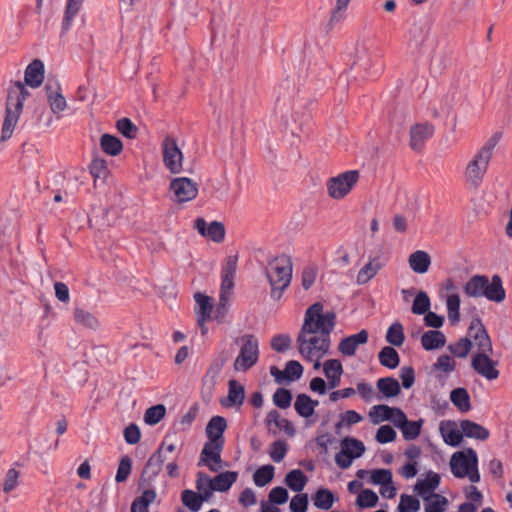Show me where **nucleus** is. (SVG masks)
I'll return each mask as SVG.
<instances>
[{
  "mask_svg": "<svg viewBox=\"0 0 512 512\" xmlns=\"http://www.w3.org/2000/svg\"><path fill=\"white\" fill-rule=\"evenodd\" d=\"M265 275L271 286V298L279 300L292 279L291 258L285 254L272 257L267 262Z\"/></svg>",
  "mask_w": 512,
  "mask_h": 512,
  "instance_id": "obj_1",
  "label": "nucleus"
},
{
  "mask_svg": "<svg viewBox=\"0 0 512 512\" xmlns=\"http://www.w3.org/2000/svg\"><path fill=\"white\" fill-rule=\"evenodd\" d=\"M29 95L25 85L16 81L9 89L6 100V116L2 126L1 141H6L12 136L23 109V103Z\"/></svg>",
  "mask_w": 512,
  "mask_h": 512,
  "instance_id": "obj_2",
  "label": "nucleus"
},
{
  "mask_svg": "<svg viewBox=\"0 0 512 512\" xmlns=\"http://www.w3.org/2000/svg\"><path fill=\"white\" fill-rule=\"evenodd\" d=\"M498 142L496 136L489 138L465 169V179L473 187L478 188L487 172L493 150Z\"/></svg>",
  "mask_w": 512,
  "mask_h": 512,
  "instance_id": "obj_3",
  "label": "nucleus"
},
{
  "mask_svg": "<svg viewBox=\"0 0 512 512\" xmlns=\"http://www.w3.org/2000/svg\"><path fill=\"white\" fill-rule=\"evenodd\" d=\"M336 325V315L332 311L323 313V305L316 302L305 312L301 327L303 333H319L330 335Z\"/></svg>",
  "mask_w": 512,
  "mask_h": 512,
  "instance_id": "obj_4",
  "label": "nucleus"
},
{
  "mask_svg": "<svg viewBox=\"0 0 512 512\" xmlns=\"http://www.w3.org/2000/svg\"><path fill=\"white\" fill-rule=\"evenodd\" d=\"M450 468L456 478L462 479L468 477L472 483L480 481L478 456L472 448L455 452L450 459Z\"/></svg>",
  "mask_w": 512,
  "mask_h": 512,
  "instance_id": "obj_5",
  "label": "nucleus"
},
{
  "mask_svg": "<svg viewBox=\"0 0 512 512\" xmlns=\"http://www.w3.org/2000/svg\"><path fill=\"white\" fill-rule=\"evenodd\" d=\"M299 353L306 359L311 360L315 354L318 358L323 357L330 348V335L319 333L300 332L297 337Z\"/></svg>",
  "mask_w": 512,
  "mask_h": 512,
  "instance_id": "obj_6",
  "label": "nucleus"
},
{
  "mask_svg": "<svg viewBox=\"0 0 512 512\" xmlns=\"http://www.w3.org/2000/svg\"><path fill=\"white\" fill-rule=\"evenodd\" d=\"M360 179L358 170H348L331 177L326 182L327 194L334 200L345 198L356 186Z\"/></svg>",
  "mask_w": 512,
  "mask_h": 512,
  "instance_id": "obj_7",
  "label": "nucleus"
},
{
  "mask_svg": "<svg viewBox=\"0 0 512 512\" xmlns=\"http://www.w3.org/2000/svg\"><path fill=\"white\" fill-rule=\"evenodd\" d=\"M243 343L239 355L234 361L236 371L245 372L253 367L259 358V343L254 335H244L240 339Z\"/></svg>",
  "mask_w": 512,
  "mask_h": 512,
  "instance_id": "obj_8",
  "label": "nucleus"
},
{
  "mask_svg": "<svg viewBox=\"0 0 512 512\" xmlns=\"http://www.w3.org/2000/svg\"><path fill=\"white\" fill-rule=\"evenodd\" d=\"M173 194L172 200L176 203L192 201L198 194V184L188 177L173 178L169 185Z\"/></svg>",
  "mask_w": 512,
  "mask_h": 512,
  "instance_id": "obj_9",
  "label": "nucleus"
},
{
  "mask_svg": "<svg viewBox=\"0 0 512 512\" xmlns=\"http://www.w3.org/2000/svg\"><path fill=\"white\" fill-rule=\"evenodd\" d=\"M365 451L363 442L352 437H345L341 441V451L335 455L336 464L347 469L355 458L360 457Z\"/></svg>",
  "mask_w": 512,
  "mask_h": 512,
  "instance_id": "obj_10",
  "label": "nucleus"
},
{
  "mask_svg": "<svg viewBox=\"0 0 512 512\" xmlns=\"http://www.w3.org/2000/svg\"><path fill=\"white\" fill-rule=\"evenodd\" d=\"M166 441H163L155 453H153L148 459L142 474L139 479V487H148L159 475L162 470V465L166 459L164 456V446Z\"/></svg>",
  "mask_w": 512,
  "mask_h": 512,
  "instance_id": "obj_11",
  "label": "nucleus"
},
{
  "mask_svg": "<svg viewBox=\"0 0 512 512\" xmlns=\"http://www.w3.org/2000/svg\"><path fill=\"white\" fill-rule=\"evenodd\" d=\"M162 154L164 165L172 174H178L182 171L183 154L175 138L167 136L163 140Z\"/></svg>",
  "mask_w": 512,
  "mask_h": 512,
  "instance_id": "obj_12",
  "label": "nucleus"
},
{
  "mask_svg": "<svg viewBox=\"0 0 512 512\" xmlns=\"http://www.w3.org/2000/svg\"><path fill=\"white\" fill-rule=\"evenodd\" d=\"M434 125L429 122L417 123L410 128V148L421 153L426 142L434 135Z\"/></svg>",
  "mask_w": 512,
  "mask_h": 512,
  "instance_id": "obj_13",
  "label": "nucleus"
},
{
  "mask_svg": "<svg viewBox=\"0 0 512 512\" xmlns=\"http://www.w3.org/2000/svg\"><path fill=\"white\" fill-rule=\"evenodd\" d=\"M489 352L477 353L471 362L472 368L487 380H495L499 377L496 369L497 362L489 357Z\"/></svg>",
  "mask_w": 512,
  "mask_h": 512,
  "instance_id": "obj_14",
  "label": "nucleus"
},
{
  "mask_svg": "<svg viewBox=\"0 0 512 512\" xmlns=\"http://www.w3.org/2000/svg\"><path fill=\"white\" fill-rule=\"evenodd\" d=\"M194 227L203 237L209 238L216 243H221L225 239L226 231L222 222L212 221L210 224H207L203 218L199 217L195 220Z\"/></svg>",
  "mask_w": 512,
  "mask_h": 512,
  "instance_id": "obj_15",
  "label": "nucleus"
},
{
  "mask_svg": "<svg viewBox=\"0 0 512 512\" xmlns=\"http://www.w3.org/2000/svg\"><path fill=\"white\" fill-rule=\"evenodd\" d=\"M18 223L8 218L0 220V249L10 250V247L17 242Z\"/></svg>",
  "mask_w": 512,
  "mask_h": 512,
  "instance_id": "obj_16",
  "label": "nucleus"
},
{
  "mask_svg": "<svg viewBox=\"0 0 512 512\" xmlns=\"http://www.w3.org/2000/svg\"><path fill=\"white\" fill-rule=\"evenodd\" d=\"M430 30V21L426 19L414 21L409 30V45L416 49L421 47L427 40Z\"/></svg>",
  "mask_w": 512,
  "mask_h": 512,
  "instance_id": "obj_17",
  "label": "nucleus"
},
{
  "mask_svg": "<svg viewBox=\"0 0 512 512\" xmlns=\"http://www.w3.org/2000/svg\"><path fill=\"white\" fill-rule=\"evenodd\" d=\"M229 355L222 351L217 358L211 363L205 376L202 379L203 389H206L209 393L213 390L216 384V378L220 374L224 364L228 361Z\"/></svg>",
  "mask_w": 512,
  "mask_h": 512,
  "instance_id": "obj_18",
  "label": "nucleus"
},
{
  "mask_svg": "<svg viewBox=\"0 0 512 512\" xmlns=\"http://www.w3.org/2000/svg\"><path fill=\"white\" fill-rule=\"evenodd\" d=\"M224 447V442L212 441L209 440L204 444V447L201 452V460L205 463V465L209 468V470L216 472L218 470L213 464L209 463L208 460H211L214 463L221 462V452Z\"/></svg>",
  "mask_w": 512,
  "mask_h": 512,
  "instance_id": "obj_19",
  "label": "nucleus"
},
{
  "mask_svg": "<svg viewBox=\"0 0 512 512\" xmlns=\"http://www.w3.org/2000/svg\"><path fill=\"white\" fill-rule=\"evenodd\" d=\"M470 330L471 331L478 330V332H479V334H473V339L475 340L476 345L480 351L479 353H484V352L492 353L493 347H492L491 339L488 335V332H487L485 326L483 325V323L479 317H475L472 319V321L470 323Z\"/></svg>",
  "mask_w": 512,
  "mask_h": 512,
  "instance_id": "obj_20",
  "label": "nucleus"
},
{
  "mask_svg": "<svg viewBox=\"0 0 512 512\" xmlns=\"http://www.w3.org/2000/svg\"><path fill=\"white\" fill-rule=\"evenodd\" d=\"M484 297L492 302L501 303L506 298V291L503 287L502 278L495 274L491 280L487 276V283L484 288Z\"/></svg>",
  "mask_w": 512,
  "mask_h": 512,
  "instance_id": "obj_21",
  "label": "nucleus"
},
{
  "mask_svg": "<svg viewBox=\"0 0 512 512\" xmlns=\"http://www.w3.org/2000/svg\"><path fill=\"white\" fill-rule=\"evenodd\" d=\"M367 340L368 332L366 330H361L356 334L343 338L338 345V350L344 356H353L357 347L361 344H365Z\"/></svg>",
  "mask_w": 512,
  "mask_h": 512,
  "instance_id": "obj_22",
  "label": "nucleus"
},
{
  "mask_svg": "<svg viewBox=\"0 0 512 512\" xmlns=\"http://www.w3.org/2000/svg\"><path fill=\"white\" fill-rule=\"evenodd\" d=\"M440 484V476L435 472H428L426 479L418 480L414 486V491L420 495L425 501H428L432 494Z\"/></svg>",
  "mask_w": 512,
  "mask_h": 512,
  "instance_id": "obj_23",
  "label": "nucleus"
},
{
  "mask_svg": "<svg viewBox=\"0 0 512 512\" xmlns=\"http://www.w3.org/2000/svg\"><path fill=\"white\" fill-rule=\"evenodd\" d=\"M245 399V388L236 380H230L228 383V396L221 401L224 407H240Z\"/></svg>",
  "mask_w": 512,
  "mask_h": 512,
  "instance_id": "obj_24",
  "label": "nucleus"
},
{
  "mask_svg": "<svg viewBox=\"0 0 512 512\" xmlns=\"http://www.w3.org/2000/svg\"><path fill=\"white\" fill-rule=\"evenodd\" d=\"M238 473L234 471H225L216 475L213 479L205 477L206 483H211V489L218 492H226L236 482Z\"/></svg>",
  "mask_w": 512,
  "mask_h": 512,
  "instance_id": "obj_25",
  "label": "nucleus"
},
{
  "mask_svg": "<svg viewBox=\"0 0 512 512\" xmlns=\"http://www.w3.org/2000/svg\"><path fill=\"white\" fill-rule=\"evenodd\" d=\"M25 83L32 87H39L44 79V64L41 60H33L25 70Z\"/></svg>",
  "mask_w": 512,
  "mask_h": 512,
  "instance_id": "obj_26",
  "label": "nucleus"
},
{
  "mask_svg": "<svg viewBox=\"0 0 512 512\" xmlns=\"http://www.w3.org/2000/svg\"><path fill=\"white\" fill-rule=\"evenodd\" d=\"M440 433L447 445L452 447L458 446L463 439V431L456 427L453 421H443L440 424Z\"/></svg>",
  "mask_w": 512,
  "mask_h": 512,
  "instance_id": "obj_27",
  "label": "nucleus"
},
{
  "mask_svg": "<svg viewBox=\"0 0 512 512\" xmlns=\"http://www.w3.org/2000/svg\"><path fill=\"white\" fill-rule=\"evenodd\" d=\"M227 428V421L222 416H213L207 423L205 432L209 440L224 442V432Z\"/></svg>",
  "mask_w": 512,
  "mask_h": 512,
  "instance_id": "obj_28",
  "label": "nucleus"
},
{
  "mask_svg": "<svg viewBox=\"0 0 512 512\" xmlns=\"http://www.w3.org/2000/svg\"><path fill=\"white\" fill-rule=\"evenodd\" d=\"M410 269L417 274L426 273L431 265V256L423 250H417L408 257Z\"/></svg>",
  "mask_w": 512,
  "mask_h": 512,
  "instance_id": "obj_29",
  "label": "nucleus"
},
{
  "mask_svg": "<svg viewBox=\"0 0 512 512\" xmlns=\"http://www.w3.org/2000/svg\"><path fill=\"white\" fill-rule=\"evenodd\" d=\"M446 336L439 330H429L422 334L421 345L424 350L432 351L445 346Z\"/></svg>",
  "mask_w": 512,
  "mask_h": 512,
  "instance_id": "obj_30",
  "label": "nucleus"
},
{
  "mask_svg": "<svg viewBox=\"0 0 512 512\" xmlns=\"http://www.w3.org/2000/svg\"><path fill=\"white\" fill-rule=\"evenodd\" d=\"M460 428L463 431V436L468 438L484 441L490 436V432L487 428L471 420H462L460 422Z\"/></svg>",
  "mask_w": 512,
  "mask_h": 512,
  "instance_id": "obj_31",
  "label": "nucleus"
},
{
  "mask_svg": "<svg viewBox=\"0 0 512 512\" xmlns=\"http://www.w3.org/2000/svg\"><path fill=\"white\" fill-rule=\"evenodd\" d=\"M319 405L318 400H313L308 395L301 393L298 394L294 403V408L299 416L303 418H309L311 417L314 412L315 408Z\"/></svg>",
  "mask_w": 512,
  "mask_h": 512,
  "instance_id": "obj_32",
  "label": "nucleus"
},
{
  "mask_svg": "<svg viewBox=\"0 0 512 512\" xmlns=\"http://www.w3.org/2000/svg\"><path fill=\"white\" fill-rule=\"evenodd\" d=\"M487 283L486 275H474L464 285V293L468 297H484V288Z\"/></svg>",
  "mask_w": 512,
  "mask_h": 512,
  "instance_id": "obj_33",
  "label": "nucleus"
},
{
  "mask_svg": "<svg viewBox=\"0 0 512 512\" xmlns=\"http://www.w3.org/2000/svg\"><path fill=\"white\" fill-rule=\"evenodd\" d=\"M73 317L75 322L78 325L83 326L84 328L90 330H97L100 326V322L97 319V317L88 310H85L84 308H75L73 312Z\"/></svg>",
  "mask_w": 512,
  "mask_h": 512,
  "instance_id": "obj_34",
  "label": "nucleus"
},
{
  "mask_svg": "<svg viewBox=\"0 0 512 512\" xmlns=\"http://www.w3.org/2000/svg\"><path fill=\"white\" fill-rule=\"evenodd\" d=\"M100 147L102 151L110 156H117L122 152V141L111 134H103L100 138Z\"/></svg>",
  "mask_w": 512,
  "mask_h": 512,
  "instance_id": "obj_35",
  "label": "nucleus"
},
{
  "mask_svg": "<svg viewBox=\"0 0 512 512\" xmlns=\"http://www.w3.org/2000/svg\"><path fill=\"white\" fill-rule=\"evenodd\" d=\"M156 492L153 489H146L142 495L136 497L132 504L130 512H149V505L154 502Z\"/></svg>",
  "mask_w": 512,
  "mask_h": 512,
  "instance_id": "obj_36",
  "label": "nucleus"
},
{
  "mask_svg": "<svg viewBox=\"0 0 512 512\" xmlns=\"http://www.w3.org/2000/svg\"><path fill=\"white\" fill-rule=\"evenodd\" d=\"M450 400L461 412H468L471 409L470 396L465 388H456L450 393Z\"/></svg>",
  "mask_w": 512,
  "mask_h": 512,
  "instance_id": "obj_37",
  "label": "nucleus"
},
{
  "mask_svg": "<svg viewBox=\"0 0 512 512\" xmlns=\"http://www.w3.org/2000/svg\"><path fill=\"white\" fill-rule=\"evenodd\" d=\"M83 1L84 0H67L65 14H64L63 22H62V27H61L62 35L67 33L68 30L70 29L73 18L79 12Z\"/></svg>",
  "mask_w": 512,
  "mask_h": 512,
  "instance_id": "obj_38",
  "label": "nucleus"
},
{
  "mask_svg": "<svg viewBox=\"0 0 512 512\" xmlns=\"http://www.w3.org/2000/svg\"><path fill=\"white\" fill-rule=\"evenodd\" d=\"M382 267L380 256L372 258L358 273L357 282L359 284L367 283Z\"/></svg>",
  "mask_w": 512,
  "mask_h": 512,
  "instance_id": "obj_39",
  "label": "nucleus"
},
{
  "mask_svg": "<svg viewBox=\"0 0 512 512\" xmlns=\"http://www.w3.org/2000/svg\"><path fill=\"white\" fill-rule=\"evenodd\" d=\"M271 423H274L277 428L284 430V432L289 436H293L295 434V429L292 423L288 419L282 418L277 410H272L267 414V426H270Z\"/></svg>",
  "mask_w": 512,
  "mask_h": 512,
  "instance_id": "obj_40",
  "label": "nucleus"
},
{
  "mask_svg": "<svg viewBox=\"0 0 512 512\" xmlns=\"http://www.w3.org/2000/svg\"><path fill=\"white\" fill-rule=\"evenodd\" d=\"M307 481L308 478L300 469L291 470L285 477L286 485L295 492H301Z\"/></svg>",
  "mask_w": 512,
  "mask_h": 512,
  "instance_id": "obj_41",
  "label": "nucleus"
},
{
  "mask_svg": "<svg viewBox=\"0 0 512 512\" xmlns=\"http://www.w3.org/2000/svg\"><path fill=\"white\" fill-rule=\"evenodd\" d=\"M404 341L405 334L403 325L399 321L392 323L386 331V342H389L393 346L400 347L403 345Z\"/></svg>",
  "mask_w": 512,
  "mask_h": 512,
  "instance_id": "obj_42",
  "label": "nucleus"
},
{
  "mask_svg": "<svg viewBox=\"0 0 512 512\" xmlns=\"http://www.w3.org/2000/svg\"><path fill=\"white\" fill-rule=\"evenodd\" d=\"M90 174L94 178V185L98 181L104 182L109 174L107 163L104 159L94 158L89 166Z\"/></svg>",
  "mask_w": 512,
  "mask_h": 512,
  "instance_id": "obj_43",
  "label": "nucleus"
},
{
  "mask_svg": "<svg viewBox=\"0 0 512 512\" xmlns=\"http://www.w3.org/2000/svg\"><path fill=\"white\" fill-rule=\"evenodd\" d=\"M334 494L327 488H320L313 497L315 507L322 510H329L334 503Z\"/></svg>",
  "mask_w": 512,
  "mask_h": 512,
  "instance_id": "obj_44",
  "label": "nucleus"
},
{
  "mask_svg": "<svg viewBox=\"0 0 512 512\" xmlns=\"http://www.w3.org/2000/svg\"><path fill=\"white\" fill-rule=\"evenodd\" d=\"M448 319L451 325H456L460 321V297L456 293L448 295L446 299Z\"/></svg>",
  "mask_w": 512,
  "mask_h": 512,
  "instance_id": "obj_45",
  "label": "nucleus"
},
{
  "mask_svg": "<svg viewBox=\"0 0 512 512\" xmlns=\"http://www.w3.org/2000/svg\"><path fill=\"white\" fill-rule=\"evenodd\" d=\"M275 468L274 466L268 464L261 466L256 470L253 475V481L256 486L264 487L268 483H270L274 478Z\"/></svg>",
  "mask_w": 512,
  "mask_h": 512,
  "instance_id": "obj_46",
  "label": "nucleus"
},
{
  "mask_svg": "<svg viewBox=\"0 0 512 512\" xmlns=\"http://www.w3.org/2000/svg\"><path fill=\"white\" fill-rule=\"evenodd\" d=\"M451 64V56L447 51H441L433 55L431 59L430 69L436 74L442 72Z\"/></svg>",
  "mask_w": 512,
  "mask_h": 512,
  "instance_id": "obj_47",
  "label": "nucleus"
},
{
  "mask_svg": "<svg viewBox=\"0 0 512 512\" xmlns=\"http://www.w3.org/2000/svg\"><path fill=\"white\" fill-rule=\"evenodd\" d=\"M431 301L425 291H419L414 298L411 311L417 315H423L430 310Z\"/></svg>",
  "mask_w": 512,
  "mask_h": 512,
  "instance_id": "obj_48",
  "label": "nucleus"
},
{
  "mask_svg": "<svg viewBox=\"0 0 512 512\" xmlns=\"http://www.w3.org/2000/svg\"><path fill=\"white\" fill-rule=\"evenodd\" d=\"M350 1L351 0H336V6L332 10L330 19L327 24L329 29H332L335 25L344 19Z\"/></svg>",
  "mask_w": 512,
  "mask_h": 512,
  "instance_id": "obj_49",
  "label": "nucleus"
},
{
  "mask_svg": "<svg viewBox=\"0 0 512 512\" xmlns=\"http://www.w3.org/2000/svg\"><path fill=\"white\" fill-rule=\"evenodd\" d=\"M194 299L199 307L196 311L197 317H211V313L213 310V305L211 303V298L201 292H197L194 295Z\"/></svg>",
  "mask_w": 512,
  "mask_h": 512,
  "instance_id": "obj_50",
  "label": "nucleus"
},
{
  "mask_svg": "<svg viewBox=\"0 0 512 512\" xmlns=\"http://www.w3.org/2000/svg\"><path fill=\"white\" fill-rule=\"evenodd\" d=\"M422 425V419H419L418 421H409L406 419V423H404L399 430L402 432L403 438L410 441L416 439L420 435Z\"/></svg>",
  "mask_w": 512,
  "mask_h": 512,
  "instance_id": "obj_51",
  "label": "nucleus"
},
{
  "mask_svg": "<svg viewBox=\"0 0 512 512\" xmlns=\"http://www.w3.org/2000/svg\"><path fill=\"white\" fill-rule=\"evenodd\" d=\"M166 414V408L162 404H158L148 408L144 414V421L148 425H156Z\"/></svg>",
  "mask_w": 512,
  "mask_h": 512,
  "instance_id": "obj_52",
  "label": "nucleus"
},
{
  "mask_svg": "<svg viewBox=\"0 0 512 512\" xmlns=\"http://www.w3.org/2000/svg\"><path fill=\"white\" fill-rule=\"evenodd\" d=\"M181 500L183 504L188 507L192 512H197L202 506V499L198 493L193 490L186 489L181 493Z\"/></svg>",
  "mask_w": 512,
  "mask_h": 512,
  "instance_id": "obj_53",
  "label": "nucleus"
},
{
  "mask_svg": "<svg viewBox=\"0 0 512 512\" xmlns=\"http://www.w3.org/2000/svg\"><path fill=\"white\" fill-rule=\"evenodd\" d=\"M472 348V342L469 338L464 337L459 341L448 346L449 351L459 358H465Z\"/></svg>",
  "mask_w": 512,
  "mask_h": 512,
  "instance_id": "obj_54",
  "label": "nucleus"
},
{
  "mask_svg": "<svg viewBox=\"0 0 512 512\" xmlns=\"http://www.w3.org/2000/svg\"><path fill=\"white\" fill-rule=\"evenodd\" d=\"M116 128L128 139H135L137 137L138 128L129 118L119 119L116 123Z\"/></svg>",
  "mask_w": 512,
  "mask_h": 512,
  "instance_id": "obj_55",
  "label": "nucleus"
},
{
  "mask_svg": "<svg viewBox=\"0 0 512 512\" xmlns=\"http://www.w3.org/2000/svg\"><path fill=\"white\" fill-rule=\"evenodd\" d=\"M405 413L397 407H389L386 405V421L393 423L395 427L400 429L406 423Z\"/></svg>",
  "mask_w": 512,
  "mask_h": 512,
  "instance_id": "obj_56",
  "label": "nucleus"
},
{
  "mask_svg": "<svg viewBox=\"0 0 512 512\" xmlns=\"http://www.w3.org/2000/svg\"><path fill=\"white\" fill-rule=\"evenodd\" d=\"M132 470V460L129 456H123L120 459L115 480L118 483L125 482Z\"/></svg>",
  "mask_w": 512,
  "mask_h": 512,
  "instance_id": "obj_57",
  "label": "nucleus"
},
{
  "mask_svg": "<svg viewBox=\"0 0 512 512\" xmlns=\"http://www.w3.org/2000/svg\"><path fill=\"white\" fill-rule=\"evenodd\" d=\"M420 509L419 500L411 495L402 494L398 505L399 512H417Z\"/></svg>",
  "mask_w": 512,
  "mask_h": 512,
  "instance_id": "obj_58",
  "label": "nucleus"
},
{
  "mask_svg": "<svg viewBox=\"0 0 512 512\" xmlns=\"http://www.w3.org/2000/svg\"><path fill=\"white\" fill-rule=\"evenodd\" d=\"M378 502V496L375 492L369 489H364L357 497L356 504L361 508L374 507Z\"/></svg>",
  "mask_w": 512,
  "mask_h": 512,
  "instance_id": "obj_59",
  "label": "nucleus"
},
{
  "mask_svg": "<svg viewBox=\"0 0 512 512\" xmlns=\"http://www.w3.org/2000/svg\"><path fill=\"white\" fill-rule=\"evenodd\" d=\"M291 401L292 393L286 388H278L273 395L274 404L281 409L290 407Z\"/></svg>",
  "mask_w": 512,
  "mask_h": 512,
  "instance_id": "obj_60",
  "label": "nucleus"
},
{
  "mask_svg": "<svg viewBox=\"0 0 512 512\" xmlns=\"http://www.w3.org/2000/svg\"><path fill=\"white\" fill-rule=\"evenodd\" d=\"M284 373L286 381L298 380L303 374V366L296 360H290L286 363Z\"/></svg>",
  "mask_w": 512,
  "mask_h": 512,
  "instance_id": "obj_61",
  "label": "nucleus"
},
{
  "mask_svg": "<svg viewBox=\"0 0 512 512\" xmlns=\"http://www.w3.org/2000/svg\"><path fill=\"white\" fill-rule=\"evenodd\" d=\"M433 500L425 506L426 512H445L448 499L440 494H432Z\"/></svg>",
  "mask_w": 512,
  "mask_h": 512,
  "instance_id": "obj_62",
  "label": "nucleus"
},
{
  "mask_svg": "<svg viewBox=\"0 0 512 512\" xmlns=\"http://www.w3.org/2000/svg\"><path fill=\"white\" fill-rule=\"evenodd\" d=\"M205 477H206V475L203 472H198L197 480H196V487H197L198 491L201 492L198 495L201 497L202 503L204 501H207L211 497L212 492L215 491L214 489H211V483L205 482Z\"/></svg>",
  "mask_w": 512,
  "mask_h": 512,
  "instance_id": "obj_63",
  "label": "nucleus"
},
{
  "mask_svg": "<svg viewBox=\"0 0 512 512\" xmlns=\"http://www.w3.org/2000/svg\"><path fill=\"white\" fill-rule=\"evenodd\" d=\"M287 450L288 446L286 442L283 440H277L273 442L269 455L274 462L279 463L284 459Z\"/></svg>",
  "mask_w": 512,
  "mask_h": 512,
  "instance_id": "obj_64",
  "label": "nucleus"
}]
</instances>
